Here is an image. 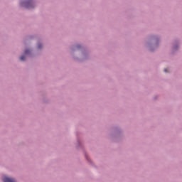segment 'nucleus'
I'll return each instance as SVG.
<instances>
[{
    "mask_svg": "<svg viewBox=\"0 0 182 182\" xmlns=\"http://www.w3.org/2000/svg\"><path fill=\"white\" fill-rule=\"evenodd\" d=\"M4 182H16L14 178L6 177L3 180Z\"/></svg>",
    "mask_w": 182,
    "mask_h": 182,
    "instance_id": "f03ea898",
    "label": "nucleus"
},
{
    "mask_svg": "<svg viewBox=\"0 0 182 182\" xmlns=\"http://www.w3.org/2000/svg\"><path fill=\"white\" fill-rule=\"evenodd\" d=\"M164 72L166 73H167V69H164Z\"/></svg>",
    "mask_w": 182,
    "mask_h": 182,
    "instance_id": "423d86ee",
    "label": "nucleus"
},
{
    "mask_svg": "<svg viewBox=\"0 0 182 182\" xmlns=\"http://www.w3.org/2000/svg\"><path fill=\"white\" fill-rule=\"evenodd\" d=\"M33 4V3H32V1H31L21 2V6H25V8H28V9H31V8H32Z\"/></svg>",
    "mask_w": 182,
    "mask_h": 182,
    "instance_id": "f257e3e1",
    "label": "nucleus"
},
{
    "mask_svg": "<svg viewBox=\"0 0 182 182\" xmlns=\"http://www.w3.org/2000/svg\"><path fill=\"white\" fill-rule=\"evenodd\" d=\"M28 53H29V50H25V54H26V55H28Z\"/></svg>",
    "mask_w": 182,
    "mask_h": 182,
    "instance_id": "20e7f679",
    "label": "nucleus"
},
{
    "mask_svg": "<svg viewBox=\"0 0 182 182\" xmlns=\"http://www.w3.org/2000/svg\"><path fill=\"white\" fill-rule=\"evenodd\" d=\"M20 59L21 60H25V55H22Z\"/></svg>",
    "mask_w": 182,
    "mask_h": 182,
    "instance_id": "7ed1b4c3",
    "label": "nucleus"
},
{
    "mask_svg": "<svg viewBox=\"0 0 182 182\" xmlns=\"http://www.w3.org/2000/svg\"><path fill=\"white\" fill-rule=\"evenodd\" d=\"M41 48H42V45L38 44V49H41Z\"/></svg>",
    "mask_w": 182,
    "mask_h": 182,
    "instance_id": "39448f33",
    "label": "nucleus"
}]
</instances>
